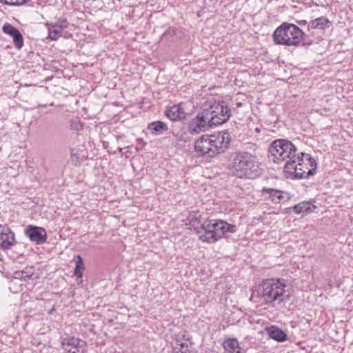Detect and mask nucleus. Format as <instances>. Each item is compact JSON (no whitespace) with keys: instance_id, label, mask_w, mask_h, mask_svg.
<instances>
[{"instance_id":"obj_28","label":"nucleus","mask_w":353,"mask_h":353,"mask_svg":"<svg viewBox=\"0 0 353 353\" xmlns=\"http://www.w3.org/2000/svg\"><path fill=\"white\" fill-rule=\"evenodd\" d=\"M296 23L301 26H305L307 24V21L305 20L297 21Z\"/></svg>"},{"instance_id":"obj_2","label":"nucleus","mask_w":353,"mask_h":353,"mask_svg":"<svg viewBox=\"0 0 353 353\" xmlns=\"http://www.w3.org/2000/svg\"><path fill=\"white\" fill-rule=\"evenodd\" d=\"M236 227L224 221L206 219L200 225L195 228V232L202 242L214 243L222 239L227 232L234 233Z\"/></svg>"},{"instance_id":"obj_18","label":"nucleus","mask_w":353,"mask_h":353,"mask_svg":"<svg viewBox=\"0 0 353 353\" xmlns=\"http://www.w3.org/2000/svg\"><path fill=\"white\" fill-rule=\"evenodd\" d=\"M223 346L225 353H244L239 346L236 339H228L224 341Z\"/></svg>"},{"instance_id":"obj_15","label":"nucleus","mask_w":353,"mask_h":353,"mask_svg":"<svg viewBox=\"0 0 353 353\" xmlns=\"http://www.w3.org/2000/svg\"><path fill=\"white\" fill-rule=\"evenodd\" d=\"M48 27V37L56 40L61 35L62 30L67 28L68 21L65 19H60L54 23H47Z\"/></svg>"},{"instance_id":"obj_3","label":"nucleus","mask_w":353,"mask_h":353,"mask_svg":"<svg viewBox=\"0 0 353 353\" xmlns=\"http://www.w3.org/2000/svg\"><path fill=\"white\" fill-rule=\"evenodd\" d=\"M296 146L286 139H276L274 141L269 148L270 159L274 163L285 162L284 170L288 173L292 172V166L296 163L300 154H296Z\"/></svg>"},{"instance_id":"obj_13","label":"nucleus","mask_w":353,"mask_h":353,"mask_svg":"<svg viewBox=\"0 0 353 353\" xmlns=\"http://www.w3.org/2000/svg\"><path fill=\"white\" fill-rule=\"evenodd\" d=\"M30 241L40 245L47 240V233L44 228L37 226L28 225L25 231Z\"/></svg>"},{"instance_id":"obj_29","label":"nucleus","mask_w":353,"mask_h":353,"mask_svg":"<svg viewBox=\"0 0 353 353\" xmlns=\"http://www.w3.org/2000/svg\"><path fill=\"white\" fill-rule=\"evenodd\" d=\"M241 103H237V106H241Z\"/></svg>"},{"instance_id":"obj_14","label":"nucleus","mask_w":353,"mask_h":353,"mask_svg":"<svg viewBox=\"0 0 353 353\" xmlns=\"http://www.w3.org/2000/svg\"><path fill=\"white\" fill-rule=\"evenodd\" d=\"M4 33L12 37L16 48L21 49L23 46V39L20 31L10 23H6L2 28Z\"/></svg>"},{"instance_id":"obj_17","label":"nucleus","mask_w":353,"mask_h":353,"mask_svg":"<svg viewBox=\"0 0 353 353\" xmlns=\"http://www.w3.org/2000/svg\"><path fill=\"white\" fill-rule=\"evenodd\" d=\"M165 115L170 120L176 121L184 119L186 114L180 105H174L166 110Z\"/></svg>"},{"instance_id":"obj_26","label":"nucleus","mask_w":353,"mask_h":353,"mask_svg":"<svg viewBox=\"0 0 353 353\" xmlns=\"http://www.w3.org/2000/svg\"><path fill=\"white\" fill-rule=\"evenodd\" d=\"M30 1V0H0V2L10 6H22Z\"/></svg>"},{"instance_id":"obj_1","label":"nucleus","mask_w":353,"mask_h":353,"mask_svg":"<svg viewBox=\"0 0 353 353\" xmlns=\"http://www.w3.org/2000/svg\"><path fill=\"white\" fill-rule=\"evenodd\" d=\"M256 294L263 301L272 307L281 306L288 302L291 297L290 288L283 279H266L256 290Z\"/></svg>"},{"instance_id":"obj_20","label":"nucleus","mask_w":353,"mask_h":353,"mask_svg":"<svg viewBox=\"0 0 353 353\" xmlns=\"http://www.w3.org/2000/svg\"><path fill=\"white\" fill-rule=\"evenodd\" d=\"M148 129L152 134L159 135L168 130L167 125L161 121H156L148 125Z\"/></svg>"},{"instance_id":"obj_19","label":"nucleus","mask_w":353,"mask_h":353,"mask_svg":"<svg viewBox=\"0 0 353 353\" xmlns=\"http://www.w3.org/2000/svg\"><path fill=\"white\" fill-rule=\"evenodd\" d=\"M192 343L188 339H176L174 346L175 353H190Z\"/></svg>"},{"instance_id":"obj_12","label":"nucleus","mask_w":353,"mask_h":353,"mask_svg":"<svg viewBox=\"0 0 353 353\" xmlns=\"http://www.w3.org/2000/svg\"><path fill=\"white\" fill-rule=\"evenodd\" d=\"M16 243L15 235L11 229L8 225H0V248L7 250Z\"/></svg>"},{"instance_id":"obj_16","label":"nucleus","mask_w":353,"mask_h":353,"mask_svg":"<svg viewBox=\"0 0 353 353\" xmlns=\"http://www.w3.org/2000/svg\"><path fill=\"white\" fill-rule=\"evenodd\" d=\"M268 336L278 342H284L288 340L287 334L276 325H271L265 328Z\"/></svg>"},{"instance_id":"obj_23","label":"nucleus","mask_w":353,"mask_h":353,"mask_svg":"<svg viewBox=\"0 0 353 353\" xmlns=\"http://www.w3.org/2000/svg\"><path fill=\"white\" fill-rule=\"evenodd\" d=\"M262 193L263 194H269L272 201L275 203L279 202L283 198L281 195L282 192L273 188H263Z\"/></svg>"},{"instance_id":"obj_8","label":"nucleus","mask_w":353,"mask_h":353,"mask_svg":"<svg viewBox=\"0 0 353 353\" xmlns=\"http://www.w3.org/2000/svg\"><path fill=\"white\" fill-rule=\"evenodd\" d=\"M214 157L223 153L229 147L231 137L228 132H221L218 134H210Z\"/></svg>"},{"instance_id":"obj_7","label":"nucleus","mask_w":353,"mask_h":353,"mask_svg":"<svg viewBox=\"0 0 353 353\" xmlns=\"http://www.w3.org/2000/svg\"><path fill=\"white\" fill-rule=\"evenodd\" d=\"M298 163H294L292 168V173H295L296 179H307L313 176L317 168L316 160L309 154L301 152L299 159H296Z\"/></svg>"},{"instance_id":"obj_6","label":"nucleus","mask_w":353,"mask_h":353,"mask_svg":"<svg viewBox=\"0 0 353 353\" xmlns=\"http://www.w3.org/2000/svg\"><path fill=\"white\" fill-rule=\"evenodd\" d=\"M201 110L211 128L225 123L231 116V110L224 101H207Z\"/></svg>"},{"instance_id":"obj_21","label":"nucleus","mask_w":353,"mask_h":353,"mask_svg":"<svg viewBox=\"0 0 353 353\" xmlns=\"http://www.w3.org/2000/svg\"><path fill=\"white\" fill-rule=\"evenodd\" d=\"M316 208L315 205H312L309 201L301 202L293 207V211L296 214H301L303 212H314V209Z\"/></svg>"},{"instance_id":"obj_5","label":"nucleus","mask_w":353,"mask_h":353,"mask_svg":"<svg viewBox=\"0 0 353 353\" xmlns=\"http://www.w3.org/2000/svg\"><path fill=\"white\" fill-rule=\"evenodd\" d=\"M306 37V34L296 25L283 23L274 32L275 43L288 46H298Z\"/></svg>"},{"instance_id":"obj_22","label":"nucleus","mask_w":353,"mask_h":353,"mask_svg":"<svg viewBox=\"0 0 353 353\" xmlns=\"http://www.w3.org/2000/svg\"><path fill=\"white\" fill-rule=\"evenodd\" d=\"M330 25V22L329 20L325 17H321L312 21L309 25V28L312 29L324 30L326 28H329Z\"/></svg>"},{"instance_id":"obj_25","label":"nucleus","mask_w":353,"mask_h":353,"mask_svg":"<svg viewBox=\"0 0 353 353\" xmlns=\"http://www.w3.org/2000/svg\"><path fill=\"white\" fill-rule=\"evenodd\" d=\"M188 220L190 221L189 224L194 228V231L195 228L200 227L201 224L202 223L199 212H191L188 217Z\"/></svg>"},{"instance_id":"obj_11","label":"nucleus","mask_w":353,"mask_h":353,"mask_svg":"<svg viewBox=\"0 0 353 353\" xmlns=\"http://www.w3.org/2000/svg\"><path fill=\"white\" fill-rule=\"evenodd\" d=\"M194 150L200 156L214 157L210 135L203 134L194 143Z\"/></svg>"},{"instance_id":"obj_27","label":"nucleus","mask_w":353,"mask_h":353,"mask_svg":"<svg viewBox=\"0 0 353 353\" xmlns=\"http://www.w3.org/2000/svg\"><path fill=\"white\" fill-rule=\"evenodd\" d=\"M70 127L72 130H80L82 128V124L79 119H72Z\"/></svg>"},{"instance_id":"obj_9","label":"nucleus","mask_w":353,"mask_h":353,"mask_svg":"<svg viewBox=\"0 0 353 353\" xmlns=\"http://www.w3.org/2000/svg\"><path fill=\"white\" fill-rule=\"evenodd\" d=\"M210 128L211 126L208 120L205 119L202 110L190 121L188 125V130L191 134H198L208 130Z\"/></svg>"},{"instance_id":"obj_24","label":"nucleus","mask_w":353,"mask_h":353,"mask_svg":"<svg viewBox=\"0 0 353 353\" xmlns=\"http://www.w3.org/2000/svg\"><path fill=\"white\" fill-rule=\"evenodd\" d=\"M74 260L76 263L74 275L77 276L78 278H82L83 271L84 270V263L83 259L80 255L78 254L74 256Z\"/></svg>"},{"instance_id":"obj_4","label":"nucleus","mask_w":353,"mask_h":353,"mask_svg":"<svg viewBox=\"0 0 353 353\" xmlns=\"http://www.w3.org/2000/svg\"><path fill=\"white\" fill-rule=\"evenodd\" d=\"M230 170L239 178H256L259 174L256 156L248 152L236 153L230 165Z\"/></svg>"},{"instance_id":"obj_10","label":"nucleus","mask_w":353,"mask_h":353,"mask_svg":"<svg viewBox=\"0 0 353 353\" xmlns=\"http://www.w3.org/2000/svg\"><path fill=\"white\" fill-rule=\"evenodd\" d=\"M61 345L68 353H85L86 352V342L74 336L64 338L62 340Z\"/></svg>"}]
</instances>
